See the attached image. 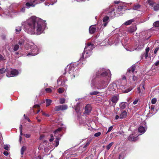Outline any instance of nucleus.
Instances as JSON below:
<instances>
[{"label":"nucleus","instance_id":"obj_1","mask_svg":"<svg viewBox=\"0 0 159 159\" xmlns=\"http://www.w3.org/2000/svg\"><path fill=\"white\" fill-rule=\"evenodd\" d=\"M43 24L41 20H38L36 17H32L26 21L25 28L26 31L30 34H40L43 31Z\"/></svg>","mask_w":159,"mask_h":159},{"label":"nucleus","instance_id":"obj_2","mask_svg":"<svg viewBox=\"0 0 159 159\" xmlns=\"http://www.w3.org/2000/svg\"><path fill=\"white\" fill-rule=\"evenodd\" d=\"M145 131L146 130H134L133 134L128 137V140L131 141H136L138 136L143 134Z\"/></svg>","mask_w":159,"mask_h":159},{"label":"nucleus","instance_id":"obj_3","mask_svg":"<svg viewBox=\"0 0 159 159\" xmlns=\"http://www.w3.org/2000/svg\"><path fill=\"white\" fill-rule=\"evenodd\" d=\"M108 81L107 79L104 80L101 79L96 83L97 89H101L106 88L108 85Z\"/></svg>","mask_w":159,"mask_h":159},{"label":"nucleus","instance_id":"obj_4","mask_svg":"<svg viewBox=\"0 0 159 159\" xmlns=\"http://www.w3.org/2000/svg\"><path fill=\"white\" fill-rule=\"evenodd\" d=\"M96 76L98 78H101L103 79H107L108 81L110 79L109 76H108V73L106 71H103L102 69H100L97 71L96 73Z\"/></svg>","mask_w":159,"mask_h":159},{"label":"nucleus","instance_id":"obj_5","mask_svg":"<svg viewBox=\"0 0 159 159\" xmlns=\"http://www.w3.org/2000/svg\"><path fill=\"white\" fill-rule=\"evenodd\" d=\"M93 46L94 44H92L91 43H87L86 46L84 49V51L81 55L80 58L79 59V61L81 62L84 61V52L86 51V50L87 49H88V48H89V47L93 48Z\"/></svg>","mask_w":159,"mask_h":159},{"label":"nucleus","instance_id":"obj_6","mask_svg":"<svg viewBox=\"0 0 159 159\" xmlns=\"http://www.w3.org/2000/svg\"><path fill=\"white\" fill-rule=\"evenodd\" d=\"M7 73L6 74V76L8 77H13L17 75L19 73L18 70L15 69H13L11 71H9L7 70Z\"/></svg>","mask_w":159,"mask_h":159},{"label":"nucleus","instance_id":"obj_7","mask_svg":"<svg viewBox=\"0 0 159 159\" xmlns=\"http://www.w3.org/2000/svg\"><path fill=\"white\" fill-rule=\"evenodd\" d=\"M68 108V106L66 105H60L56 106L55 107L54 110L55 111H64L66 110Z\"/></svg>","mask_w":159,"mask_h":159},{"label":"nucleus","instance_id":"obj_8","mask_svg":"<svg viewBox=\"0 0 159 159\" xmlns=\"http://www.w3.org/2000/svg\"><path fill=\"white\" fill-rule=\"evenodd\" d=\"M75 70V68L73 65L70 64L67 66V67L65 69V72L64 74H66V72H68L69 74L72 73Z\"/></svg>","mask_w":159,"mask_h":159},{"label":"nucleus","instance_id":"obj_9","mask_svg":"<svg viewBox=\"0 0 159 159\" xmlns=\"http://www.w3.org/2000/svg\"><path fill=\"white\" fill-rule=\"evenodd\" d=\"M92 110V107L91 105L88 104L85 106V111L84 112V114L88 115L91 113Z\"/></svg>","mask_w":159,"mask_h":159},{"label":"nucleus","instance_id":"obj_10","mask_svg":"<svg viewBox=\"0 0 159 159\" xmlns=\"http://www.w3.org/2000/svg\"><path fill=\"white\" fill-rule=\"evenodd\" d=\"M66 81V80L64 79H59L57 80V83L59 86L66 87L67 85L65 84Z\"/></svg>","mask_w":159,"mask_h":159},{"label":"nucleus","instance_id":"obj_11","mask_svg":"<svg viewBox=\"0 0 159 159\" xmlns=\"http://www.w3.org/2000/svg\"><path fill=\"white\" fill-rule=\"evenodd\" d=\"M136 67L134 65H133L130 67L127 70V71L126 73L127 75H129V74L132 72L134 74V72L135 71V69Z\"/></svg>","mask_w":159,"mask_h":159},{"label":"nucleus","instance_id":"obj_12","mask_svg":"<svg viewBox=\"0 0 159 159\" xmlns=\"http://www.w3.org/2000/svg\"><path fill=\"white\" fill-rule=\"evenodd\" d=\"M119 98V97L116 96H114L111 98V100L112 102L114 103L112 104V106H115Z\"/></svg>","mask_w":159,"mask_h":159},{"label":"nucleus","instance_id":"obj_13","mask_svg":"<svg viewBox=\"0 0 159 159\" xmlns=\"http://www.w3.org/2000/svg\"><path fill=\"white\" fill-rule=\"evenodd\" d=\"M38 49L36 48L35 49H33L31 50V52L28 53L27 55V56H34L38 54Z\"/></svg>","mask_w":159,"mask_h":159},{"label":"nucleus","instance_id":"obj_14","mask_svg":"<svg viewBox=\"0 0 159 159\" xmlns=\"http://www.w3.org/2000/svg\"><path fill=\"white\" fill-rule=\"evenodd\" d=\"M95 25H92L90 26L89 29V32L90 34H92L95 33L96 30Z\"/></svg>","mask_w":159,"mask_h":159},{"label":"nucleus","instance_id":"obj_15","mask_svg":"<svg viewBox=\"0 0 159 159\" xmlns=\"http://www.w3.org/2000/svg\"><path fill=\"white\" fill-rule=\"evenodd\" d=\"M128 103L126 102H122L120 105V109L122 110L126 108V106H128Z\"/></svg>","mask_w":159,"mask_h":159},{"label":"nucleus","instance_id":"obj_16","mask_svg":"<svg viewBox=\"0 0 159 159\" xmlns=\"http://www.w3.org/2000/svg\"><path fill=\"white\" fill-rule=\"evenodd\" d=\"M108 19L109 17L107 16L104 17L103 18V22L104 23L103 25V26L104 27H105L107 26L108 23V22L107 21L108 20Z\"/></svg>","mask_w":159,"mask_h":159},{"label":"nucleus","instance_id":"obj_17","mask_svg":"<svg viewBox=\"0 0 159 159\" xmlns=\"http://www.w3.org/2000/svg\"><path fill=\"white\" fill-rule=\"evenodd\" d=\"M141 7V5L137 3L134 4L133 6V8L134 10H139Z\"/></svg>","mask_w":159,"mask_h":159},{"label":"nucleus","instance_id":"obj_18","mask_svg":"<svg viewBox=\"0 0 159 159\" xmlns=\"http://www.w3.org/2000/svg\"><path fill=\"white\" fill-rule=\"evenodd\" d=\"M127 114L126 111H124L120 115V118L123 119L125 118L127 116Z\"/></svg>","mask_w":159,"mask_h":159},{"label":"nucleus","instance_id":"obj_19","mask_svg":"<svg viewBox=\"0 0 159 159\" xmlns=\"http://www.w3.org/2000/svg\"><path fill=\"white\" fill-rule=\"evenodd\" d=\"M21 30V28L20 26H17L16 27V34H18L20 33Z\"/></svg>","mask_w":159,"mask_h":159},{"label":"nucleus","instance_id":"obj_20","mask_svg":"<svg viewBox=\"0 0 159 159\" xmlns=\"http://www.w3.org/2000/svg\"><path fill=\"white\" fill-rule=\"evenodd\" d=\"M7 68H3L1 69H0V75L6 72H7Z\"/></svg>","mask_w":159,"mask_h":159},{"label":"nucleus","instance_id":"obj_21","mask_svg":"<svg viewBox=\"0 0 159 159\" xmlns=\"http://www.w3.org/2000/svg\"><path fill=\"white\" fill-rule=\"evenodd\" d=\"M74 107L76 112L78 113L80 109L79 104H77Z\"/></svg>","mask_w":159,"mask_h":159},{"label":"nucleus","instance_id":"obj_22","mask_svg":"<svg viewBox=\"0 0 159 159\" xmlns=\"http://www.w3.org/2000/svg\"><path fill=\"white\" fill-rule=\"evenodd\" d=\"M134 19H131L130 20H129L126 22H125V25H129L131 24L132 22H134Z\"/></svg>","mask_w":159,"mask_h":159},{"label":"nucleus","instance_id":"obj_23","mask_svg":"<svg viewBox=\"0 0 159 159\" xmlns=\"http://www.w3.org/2000/svg\"><path fill=\"white\" fill-rule=\"evenodd\" d=\"M39 105L38 104H35L34 105V108H37L38 111L36 113V114L38 113L40 111V109L39 108Z\"/></svg>","mask_w":159,"mask_h":159},{"label":"nucleus","instance_id":"obj_24","mask_svg":"<svg viewBox=\"0 0 159 159\" xmlns=\"http://www.w3.org/2000/svg\"><path fill=\"white\" fill-rule=\"evenodd\" d=\"M147 127L146 125L144 123L141 125L138 129H146Z\"/></svg>","mask_w":159,"mask_h":159},{"label":"nucleus","instance_id":"obj_25","mask_svg":"<svg viewBox=\"0 0 159 159\" xmlns=\"http://www.w3.org/2000/svg\"><path fill=\"white\" fill-rule=\"evenodd\" d=\"M26 147L25 146H23L21 148L20 152L22 155L24 154V152L26 150Z\"/></svg>","mask_w":159,"mask_h":159},{"label":"nucleus","instance_id":"obj_26","mask_svg":"<svg viewBox=\"0 0 159 159\" xmlns=\"http://www.w3.org/2000/svg\"><path fill=\"white\" fill-rule=\"evenodd\" d=\"M25 5L27 7H34L35 6V5L32 2H27L26 3Z\"/></svg>","mask_w":159,"mask_h":159},{"label":"nucleus","instance_id":"obj_27","mask_svg":"<svg viewBox=\"0 0 159 159\" xmlns=\"http://www.w3.org/2000/svg\"><path fill=\"white\" fill-rule=\"evenodd\" d=\"M24 42L25 40L23 39H21L19 41L18 44L20 46H21L23 45Z\"/></svg>","mask_w":159,"mask_h":159},{"label":"nucleus","instance_id":"obj_28","mask_svg":"<svg viewBox=\"0 0 159 159\" xmlns=\"http://www.w3.org/2000/svg\"><path fill=\"white\" fill-rule=\"evenodd\" d=\"M46 106L48 107L50 105L52 102V101L50 99H46Z\"/></svg>","mask_w":159,"mask_h":159},{"label":"nucleus","instance_id":"obj_29","mask_svg":"<svg viewBox=\"0 0 159 159\" xmlns=\"http://www.w3.org/2000/svg\"><path fill=\"white\" fill-rule=\"evenodd\" d=\"M64 89L60 88L57 89V91L58 93H63V92H64Z\"/></svg>","mask_w":159,"mask_h":159},{"label":"nucleus","instance_id":"obj_30","mask_svg":"<svg viewBox=\"0 0 159 159\" xmlns=\"http://www.w3.org/2000/svg\"><path fill=\"white\" fill-rule=\"evenodd\" d=\"M93 49V48L89 47L86 50V51H88V52H86V54H88L89 53L90 54L91 51Z\"/></svg>","mask_w":159,"mask_h":159},{"label":"nucleus","instance_id":"obj_31","mask_svg":"<svg viewBox=\"0 0 159 159\" xmlns=\"http://www.w3.org/2000/svg\"><path fill=\"white\" fill-rule=\"evenodd\" d=\"M19 48V45L18 44L15 45L13 47V49L14 51H16L18 50Z\"/></svg>","mask_w":159,"mask_h":159},{"label":"nucleus","instance_id":"obj_32","mask_svg":"<svg viewBox=\"0 0 159 159\" xmlns=\"http://www.w3.org/2000/svg\"><path fill=\"white\" fill-rule=\"evenodd\" d=\"M123 9L124 6H119L117 9V11L119 12L121 11Z\"/></svg>","mask_w":159,"mask_h":159},{"label":"nucleus","instance_id":"obj_33","mask_svg":"<svg viewBox=\"0 0 159 159\" xmlns=\"http://www.w3.org/2000/svg\"><path fill=\"white\" fill-rule=\"evenodd\" d=\"M153 9L154 11H157L159 10V4H157L155 6H154L153 7Z\"/></svg>","mask_w":159,"mask_h":159},{"label":"nucleus","instance_id":"obj_34","mask_svg":"<svg viewBox=\"0 0 159 159\" xmlns=\"http://www.w3.org/2000/svg\"><path fill=\"white\" fill-rule=\"evenodd\" d=\"M114 144V142H111L106 146L107 149L108 150H109L112 145Z\"/></svg>","mask_w":159,"mask_h":159},{"label":"nucleus","instance_id":"obj_35","mask_svg":"<svg viewBox=\"0 0 159 159\" xmlns=\"http://www.w3.org/2000/svg\"><path fill=\"white\" fill-rule=\"evenodd\" d=\"M66 100L64 98H61L59 100V102L60 104H62L64 103L65 102Z\"/></svg>","mask_w":159,"mask_h":159},{"label":"nucleus","instance_id":"obj_36","mask_svg":"<svg viewBox=\"0 0 159 159\" xmlns=\"http://www.w3.org/2000/svg\"><path fill=\"white\" fill-rule=\"evenodd\" d=\"M153 25L156 27H159V21H157L154 22Z\"/></svg>","mask_w":159,"mask_h":159},{"label":"nucleus","instance_id":"obj_37","mask_svg":"<svg viewBox=\"0 0 159 159\" xmlns=\"http://www.w3.org/2000/svg\"><path fill=\"white\" fill-rule=\"evenodd\" d=\"M99 93V92L98 91H94L90 93V94L91 95H96Z\"/></svg>","mask_w":159,"mask_h":159},{"label":"nucleus","instance_id":"obj_38","mask_svg":"<svg viewBox=\"0 0 159 159\" xmlns=\"http://www.w3.org/2000/svg\"><path fill=\"white\" fill-rule=\"evenodd\" d=\"M157 99L155 98H154L152 99L151 100V103L152 104H155L157 102Z\"/></svg>","mask_w":159,"mask_h":159},{"label":"nucleus","instance_id":"obj_39","mask_svg":"<svg viewBox=\"0 0 159 159\" xmlns=\"http://www.w3.org/2000/svg\"><path fill=\"white\" fill-rule=\"evenodd\" d=\"M59 139L56 138V140H55V146L56 147H57L59 144Z\"/></svg>","mask_w":159,"mask_h":159},{"label":"nucleus","instance_id":"obj_40","mask_svg":"<svg viewBox=\"0 0 159 159\" xmlns=\"http://www.w3.org/2000/svg\"><path fill=\"white\" fill-rule=\"evenodd\" d=\"M45 91L48 93H51L52 92V90L49 88H47L45 89Z\"/></svg>","mask_w":159,"mask_h":159},{"label":"nucleus","instance_id":"obj_41","mask_svg":"<svg viewBox=\"0 0 159 159\" xmlns=\"http://www.w3.org/2000/svg\"><path fill=\"white\" fill-rule=\"evenodd\" d=\"M138 80V77L135 76L134 74L133 75V80L134 81H137Z\"/></svg>","mask_w":159,"mask_h":159},{"label":"nucleus","instance_id":"obj_42","mask_svg":"<svg viewBox=\"0 0 159 159\" xmlns=\"http://www.w3.org/2000/svg\"><path fill=\"white\" fill-rule=\"evenodd\" d=\"M92 139H90L87 140V141L85 144L88 146L90 144V143L92 141Z\"/></svg>","mask_w":159,"mask_h":159},{"label":"nucleus","instance_id":"obj_43","mask_svg":"<svg viewBox=\"0 0 159 159\" xmlns=\"http://www.w3.org/2000/svg\"><path fill=\"white\" fill-rule=\"evenodd\" d=\"M24 117L25 118V120H27V121L29 122H30V121H31V120H30V119L27 116H26L25 115V114L24 115Z\"/></svg>","mask_w":159,"mask_h":159},{"label":"nucleus","instance_id":"obj_44","mask_svg":"<svg viewBox=\"0 0 159 159\" xmlns=\"http://www.w3.org/2000/svg\"><path fill=\"white\" fill-rule=\"evenodd\" d=\"M20 137H19V141L21 143V139H22L21 137V135H22L23 134L21 130H20Z\"/></svg>","mask_w":159,"mask_h":159},{"label":"nucleus","instance_id":"obj_45","mask_svg":"<svg viewBox=\"0 0 159 159\" xmlns=\"http://www.w3.org/2000/svg\"><path fill=\"white\" fill-rule=\"evenodd\" d=\"M148 2L150 5H152L153 4V2L152 0H148Z\"/></svg>","mask_w":159,"mask_h":159},{"label":"nucleus","instance_id":"obj_46","mask_svg":"<svg viewBox=\"0 0 159 159\" xmlns=\"http://www.w3.org/2000/svg\"><path fill=\"white\" fill-rule=\"evenodd\" d=\"M41 112L42 113V115H43L45 116L46 117H49L50 116L48 114H46L45 112L43 111H42Z\"/></svg>","mask_w":159,"mask_h":159},{"label":"nucleus","instance_id":"obj_47","mask_svg":"<svg viewBox=\"0 0 159 159\" xmlns=\"http://www.w3.org/2000/svg\"><path fill=\"white\" fill-rule=\"evenodd\" d=\"M101 133L100 132H98L97 133H95L94 134V136L95 137H98L99 136L101 135Z\"/></svg>","mask_w":159,"mask_h":159},{"label":"nucleus","instance_id":"obj_48","mask_svg":"<svg viewBox=\"0 0 159 159\" xmlns=\"http://www.w3.org/2000/svg\"><path fill=\"white\" fill-rule=\"evenodd\" d=\"M135 27H133V28H132L130 29L129 31L131 32H134L135 31Z\"/></svg>","mask_w":159,"mask_h":159},{"label":"nucleus","instance_id":"obj_49","mask_svg":"<svg viewBox=\"0 0 159 159\" xmlns=\"http://www.w3.org/2000/svg\"><path fill=\"white\" fill-rule=\"evenodd\" d=\"M5 60V59L3 56L0 54V61Z\"/></svg>","mask_w":159,"mask_h":159},{"label":"nucleus","instance_id":"obj_50","mask_svg":"<svg viewBox=\"0 0 159 159\" xmlns=\"http://www.w3.org/2000/svg\"><path fill=\"white\" fill-rule=\"evenodd\" d=\"M159 47H157L156 48L154 51V53L155 54H156L157 53V51H158V50H159Z\"/></svg>","mask_w":159,"mask_h":159},{"label":"nucleus","instance_id":"obj_51","mask_svg":"<svg viewBox=\"0 0 159 159\" xmlns=\"http://www.w3.org/2000/svg\"><path fill=\"white\" fill-rule=\"evenodd\" d=\"M139 101L138 99H136L133 102V103L134 105L136 104Z\"/></svg>","mask_w":159,"mask_h":159},{"label":"nucleus","instance_id":"obj_52","mask_svg":"<svg viewBox=\"0 0 159 159\" xmlns=\"http://www.w3.org/2000/svg\"><path fill=\"white\" fill-rule=\"evenodd\" d=\"M51 138L49 139V141L50 142H52L54 139V138L53 137V136L52 135H51Z\"/></svg>","mask_w":159,"mask_h":159},{"label":"nucleus","instance_id":"obj_53","mask_svg":"<svg viewBox=\"0 0 159 159\" xmlns=\"http://www.w3.org/2000/svg\"><path fill=\"white\" fill-rule=\"evenodd\" d=\"M3 154L6 156H7L8 155V153L7 151H5L3 152Z\"/></svg>","mask_w":159,"mask_h":159},{"label":"nucleus","instance_id":"obj_54","mask_svg":"<svg viewBox=\"0 0 159 159\" xmlns=\"http://www.w3.org/2000/svg\"><path fill=\"white\" fill-rule=\"evenodd\" d=\"M4 148L6 150H8L9 147L7 145H5L4 147Z\"/></svg>","mask_w":159,"mask_h":159},{"label":"nucleus","instance_id":"obj_55","mask_svg":"<svg viewBox=\"0 0 159 159\" xmlns=\"http://www.w3.org/2000/svg\"><path fill=\"white\" fill-rule=\"evenodd\" d=\"M25 48L26 49V50H28L29 49V44H25Z\"/></svg>","mask_w":159,"mask_h":159},{"label":"nucleus","instance_id":"obj_56","mask_svg":"<svg viewBox=\"0 0 159 159\" xmlns=\"http://www.w3.org/2000/svg\"><path fill=\"white\" fill-rule=\"evenodd\" d=\"M1 38L2 39L4 40L6 39V36L4 35H2L1 36Z\"/></svg>","mask_w":159,"mask_h":159},{"label":"nucleus","instance_id":"obj_57","mask_svg":"<svg viewBox=\"0 0 159 159\" xmlns=\"http://www.w3.org/2000/svg\"><path fill=\"white\" fill-rule=\"evenodd\" d=\"M150 50V48L149 47H147L146 49V52L148 53Z\"/></svg>","mask_w":159,"mask_h":159},{"label":"nucleus","instance_id":"obj_58","mask_svg":"<svg viewBox=\"0 0 159 159\" xmlns=\"http://www.w3.org/2000/svg\"><path fill=\"white\" fill-rule=\"evenodd\" d=\"M140 86H142V87L143 88V89H145V88H144V83L143 82H142L141 84H140Z\"/></svg>","mask_w":159,"mask_h":159},{"label":"nucleus","instance_id":"obj_59","mask_svg":"<svg viewBox=\"0 0 159 159\" xmlns=\"http://www.w3.org/2000/svg\"><path fill=\"white\" fill-rule=\"evenodd\" d=\"M25 135L27 138H30V135L29 134H25Z\"/></svg>","mask_w":159,"mask_h":159},{"label":"nucleus","instance_id":"obj_60","mask_svg":"<svg viewBox=\"0 0 159 159\" xmlns=\"http://www.w3.org/2000/svg\"><path fill=\"white\" fill-rule=\"evenodd\" d=\"M155 65L156 66H157L159 65V61H158L156 62L155 63Z\"/></svg>","mask_w":159,"mask_h":159},{"label":"nucleus","instance_id":"obj_61","mask_svg":"<svg viewBox=\"0 0 159 159\" xmlns=\"http://www.w3.org/2000/svg\"><path fill=\"white\" fill-rule=\"evenodd\" d=\"M148 56V53L147 52H145V58H147Z\"/></svg>","mask_w":159,"mask_h":159},{"label":"nucleus","instance_id":"obj_62","mask_svg":"<svg viewBox=\"0 0 159 159\" xmlns=\"http://www.w3.org/2000/svg\"><path fill=\"white\" fill-rule=\"evenodd\" d=\"M137 90L138 91L139 93H141V89L139 87L138 88Z\"/></svg>","mask_w":159,"mask_h":159},{"label":"nucleus","instance_id":"obj_63","mask_svg":"<svg viewBox=\"0 0 159 159\" xmlns=\"http://www.w3.org/2000/svg\"><path fill=\"white\" fill-rule=\"evenodd\" d=\"M151 110H153L154 109V106L153 105H152L151 107Z\"/></svg>","mask_w":159,"mask_h":159},{"label":"nucleus","instance_id":"obj_64","mask_svg":"<svg viewBox=\"0 0 159 159\" xmlns=\"http://www.w3.org/2000/svg\"><path fill=\"white\" fill-rule=\"evenodd\" d=\"M119 118V116L118 115H116L115 116V119L117 120Z\"/></svg>","mask_w":159,"mask_h":159}]
</instances>
